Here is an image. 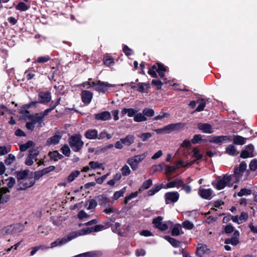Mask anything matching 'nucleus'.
I'll use <instances>...</instances> for the list:
<instances>
[{
	"label": "nucleus",
	"instance_id": "b1692460",
	"mask_svg": "<svg viewBox=\"0 0 257 257\" xmlns=\"http://www.w3.org/2000/svg\"><path fill=\"white\" fill-rule=\"evenodd\" d=\"M84 136L89 140H95L98 137V131L95 129L88 130L85 132Z\"/></svg>",
	"mask_w": 257,
	"mask_h": 257
},
{
	"label": "nucleus",
	"instance_id": "412c9836",
	"mask_svg": "<svg viewBox=\"0 0 257 257\" xmlns=\"http://www.w3.org/2000/svg\"><path fill=\"white\" fill-rule=\"evenodd\" d=\"M231 141V137L226 136H220L213 137L210 140V142L220 144L224 142H230Z\"/></svg>",
	"mask_w": 257,
	"mask_h": 257
},
{
	"label": "nucleus",
	"instance_id": "72a5a7b5",
	"mask_svg": "<svg viewBox=\"0 0 257 257\" xmlns=\"http://www.w3.org/2000/svg\"><path fill=\"white\" fill-rule=\"evenodd\" d=\"M246 138H243L240 136H234L233 137V143L238 145H242L245 143Z\"/></svg>",
	"mask_w": 257,
	"mask_h": 257
},
{
	"label": "nucleus",
	"instance_id": "c03bdc74",
	"mask_svg": "<svg viewBox=\"0 0 257 257\" xmlns=\"http://www.w3.org/2000/svg\"><path fill=\"white\" fill-rule=\"evenodd\" d=\"M134 121L137 122L145 121L147 120V117L144 116L143 113H139L136 114L134 118Z\"/></svg>",
	"mask_w": 257,
	"mask_h": 257
},
{
	"label": "nucleus",
	"instance_id": "f03ea898",
	"mask_svg": "<svg viewBox=\"0 0 257 257\" xmlns=\"http://www.w3.org/2000/svg\"><path fill=\"white\" fill-rule=\"evenodd\" d=\"M69 144L74 152H78L82 149L84 142L81 140L80 135H74L70 137Z\"/></svg>",
	"mask_w": 257,
	"mask_h": 257
},
{
	"label": "nucleus",
	"instance_id": "49530a36",
	"mask_svg": "<svg viewBox=\"0 0 257 257\" xmlns=\"http://www.w3.org/2000/svg\"><path fill=\"white\" fill-rule=\"evenodd\" d=\"M123 176H127L131 173V170L127 165H124L120 169Z\"/></svg>",
	"mask_w": 257,
	"mask_h": 257
},
{
	"label": "nucleus",
	"instance_id": "1a4fd4ad",
	"mask_svg": "<svg viewBox=\"0 0 257 257\" xmlns=\"http://www.w3.org/2000/svg\"><path fill=\"white\" fill-rule=\"evenodd\" d=\"M91 86H95V90L97 91L105 93L107 90L108 87H113L114 86L108 82L99 80L97 82H92Z\"/></svg>",
	"mask_w": 257,
	"mask_h": 257
},
{
	"label": "nucleus",
	"instance_id": "f704fd0d",
	"mask_svg": "<svg viewBox=\"0 0 257 257\" xmlns=\"http://www.w3.org/2000/svg\"><path fill=\"white\" fill-rule=\"evenodd\" d=\"M126 187H124L119 191H116L114 193L112 198L113 200H116L121 196H122L126 191Z\"/></svg>",
	"mask_w": 257,
	"mask_h": 257
},
{
	"label": "nucleus",
	"instance_id": "5701e85b",
	"mask_svg": "<svg viewBox=\"0 0 257 257\" xmlns=\"http://www.w3.org/2000/svg\"><path fill=\"white\" fill-rule=\"evenodd\" d=\"M150 88L151 86L149 83L139 82L137 84V90L141 93H148Z\"/></svg>",
	"mask_w": 257,
	"mask_h": 257
},
{
	"label": "nucleus",
	"instance_id": "7ed1b4c3",
	"mask_svg": "<svg viewBox=\"0 0 257 257\" xmlns=\"http://www.w3.org/2000/svg\"><path fill=\"white\" fill-rule=\"evenodd\" d=\"M246 164L244 162H241L238 167L235 169L234 173L229 175V177L232 183L238 182L241 178L243 173L246 170Z\"/></svg>",
	"mask_w": 257,
	"mask_h": 257
},
{
	"label": "nucleus",
	"instance_id": "f8f14e48",
	"mask_svg": "<svg viewBox=\"0 0 257 257\" xmlns=\"http://www.w3.org/2000/svg\"><path fill=\"white\" fill-rule=\"evenodd\" d=\"M163 217L158 216L155 218L152 221L155 227L160 229L161 231H165L168 229V226L166 223L162 222Z\"/></svg>",
	"mask_w": 257,
	"mask_h": 257
},
{
	"label": "nucleus",
	"instance_id": "2eb2a0df",
	"mask_svg": "<svg viewBox=\"0 0 257 257\" xmlns=\"http://www.w3.org/2000/svg\"><path fill=\"white\" fill-rule=\"evenodd\" d=\"M254 147L252 145H248L246 149L243 150L240 154V157L242 158H251L253 157Z\"/></svg>",
	"mask_w": 257,
	"mask_h": 257
},
{
	"label": "nucleus",
	"instance_id": "052dcab7",
	"mask_svg": "<svg viewBox=\"0 0 257 257\" xmlns=\"http://www.w3.org/2000/svg\"><path fill=\"white\" fill-rule=\"evenodd\" d=\"M138 137L141 139L143 141L145 142L150 138L152 137V135L150 133H145L138 135Z\"/></svg>",
	"mask_w": 257,
	"mask_h": 257
},
{
	"label": "nucleus",
	"instance_id": "4c0bfd02",
	"mask_svg": "<svg viewBox=\"0 0 257 257\" xmlns=\"http://www.w3.org/2000/svg\"><path fill=\"white\" fill-rule=\"evenodd\" d=\"M168 83H169V81L167 80V78H165L163 80V82L159 80L155 79H153L152 81V83L157 86V89H161L164 83L167 84Z\"/></svg>",
	"mask_w": 257,
	"mask_h": 257
},
{
	"label": "nucleus",
	"instance_id": "423d86ee",
	"mask_svg": "<svg viewBox=\"0 0 257 257\" xmlns=\"http://www.w3.org/2000/svg\"><path fill=\"white\" fill-rule=\"evenodd\" d=\"M135 140V137L133 135H126L124 138H121L119 141H117L114 147L117 149H122L123 146H130L133 144Z\"/></svg>",
	"mask_w": 257,
	"mask_h": 257
},
{
	"label": "nucleus",
	"instance_id": "4468645a",
	"mask_svg": "<svg viewBox=\"0 0 257 257\" xmlns=\"http://www.w3.org/2000/svg\"><path fill=\"white\" fill-rule=\"evenodd\" d=\"M213 191L211 189H199L198 194L201 197L207 200H210L213 197Z\"/></svg>",
	"mask_w": 257,
	"mask_h": 257
},
{
	"label": "nucleus",
	"instance_id": "473e14b6",
	"mask_svg": "<svg viewBox=\"0 0 257 257\" xmlns=\"http://www.w3.org/2000/svg\"><path fill=\"white\" fill-rule=\"evenodd\" d=\"M182 233V227L180 224L175 225L171 230V234L173 236H178Z\"/></svg>",
	"mask_w": 257,
	"mask_h": 257
},
{
	"label": "nucleus",
	"instance_id": "393cba45",
	"mask_svg": "<svg viewBox=\"0 0 257 257\" xmlns=\"http://www.w3.org/2000/svg\"><path fill=\"white\" fill-rule=\"evenodd\" d=\"M9 191L7 188H2L0 189V204L6 203L9 200Z\"/></svg>",
	"mask_w": 257,
	"mask_h": 257
},
{
	"label": "nucleus",
	"instance_id": "6ab92c4d",
	"mask_svg": "<svg viewBox=\"0 0 257 257\" xmlns=\"http://www.w3.org/2000/svg\"><path fill=\"white\" fill-rule=\"evenodd\" d=\"M81 97L82 102L88 104L91 101L93 97V94L88 90H82L81 93Z\"/></svg>",
	"mask_w": 257,
	"mask_h": 257
},
{
	"label": "nucleus",
	"instance_id": "4be33fe9",
	"mask_svg": "<svg viewBox=\"0 0 257 257\" xmlns=\"http://www.w3.org/2000/svg\"><path fill=\"white\" fill-rule=\"evenodd\" d=\"M183 185V181L179 178L175 179L172 181L168 182L165 188H172L176 187L179 188Z\"/></svg>",
	"mask_w": 257,
	"mask_h": 257
},
{
	"label": "nucleus",
	"instance_id": "4d7b16f0",
	"mask_svg": "<svg viewBox=\"0 0 257 257\" xmlns=\"http://www.w3.org/2000/svg\"><path fill=\"white\" fill-rule=\"evenodd\" d=\"M143 113L145 116L151 117L154 115L155 111L152 108H145L143 110Z\"/></svg>",
	"mask_w": 257,
	"mask_h": 257
},
{
	"label": "nucleus",
	"instance_id": "9b49d317",
	"mask_svg": "<svg viewBox=\"0 0 257 257\" xmlns=\"http://www.w3.org/2000/svg\"><path fill=\"white\" fill-rule=\"evenodd\" d=\"M179 194L176 191L169 192L165 193L164 198L166 204L174 203L176 202L179 198Z\"/></svg>",
	"mask_w": 257,
	"mask_h": 257
},
{
	"label": "nucleus",
	"instance_id": "a878e982",
	"mask_svg": "<svg viewBox=\"0 0 257 257\" xmlns=\"http://www.w3.org/2000/svg\"><path fill=\"white\" fill-rule=\"evenodd\" d=\"M29 118L35 124L37 123H39V124H41L44 121V119L42 117V116L40 115V113H37L34 115H30L29 116Z\"/></svg>",
	"mask_w": 257,
	"mask_h": 257
},
{
	"label": "nucleus",
	"instance_id": "5fc2aeb1",
	"mask_svg": "<svg viewBox=\"0 0 257 257\" xmlns=\"http://www.w3.org/2000/svg\"><path fill=\"white\" fill-rule=\"evenodd\" d=\"M251 194V190L249 189L242 188L237 193V196L242 197L244 195H248Z\"/></svg>",
	"mask_w": 257,
	"mask_h": 257
},
{
	"label": "nucleus",
	"instance_id": "7c9ffc66",
	"mask_svg": "<svg viewBox=\"0 0 257 257\" xmlns=\"http://www.w3.org/2000/svg\"><path fill=\"white\" fill-rule=\"evenodd\" d=\"M163 188V184L155 185L153 188L149 190L147 192L148 196H151L155 195L156 193L159 192L162 188Z\"/></svg>",
	"mask_w": 257,
	"mask_h": 257
},
{
	"label": "nucleus",
	"instance_id": "39448f33",
	"mask_svg": "<svg viewBox=\"0 0 257 257\" xmlns=\"http://www.w3.org/2000/svg\"><path fill=\"white\" fill-rule=\"evenodd\" d=\"M146 156L147 154L145 153L141 155H135L128 158L126 162L133 171H136L138 168L139 164L143 161Z\"/></svg>",
	"mask_w": 257,
	"mask_h": 257
},
{
	"label": "nucleus",
	"instance_id": "13d9d810",
	"mask_svg": "<svg viewBox=\"0 0 257 257\" xmlns=\"http://www.w3.org/2000/svg\"><path fill=\"white\" fill-rule=\"evenodd\" d=\"M50 60V57L48 55L39 57L36 61L39 63L47 62Z\"/></svg>",
	"mask_w": 257,
	"mask_h": 257
},
{
	"label": "nucleus",
	"instance_id": "79ce46f5",
	"mask_svg": "<svg viewBox=\"0 0 257 257\" xmlns=\"http://www.w3.org/2000/svg\"><path fill=\"white\" fill-rule=\"evenodd\" d=\"M34 145L32 141H29L25 144L20 145V150L21 152H25Z\"/></svg>",
	"mask_w": 257,
	"mask_h": 257
},
{
	"label": "nucleus",
	"instance_id": "f257e3e1",
	"mask_svg": "<svg viewBox=\"0 0 257 257\" xmlns=\"http://www.w3.org/2000/svg\"><path fill=\"white\" fill-rule=\"evenodd\" d=\"M17 189L26 190L32 187L35 184V179L29 170H24L17 173Z\"/></svg>",
	"mask_w": 257,
	"mask_h": 257
},
{
	"label": "nucleus",
	"instance_id": "774afa93",
	"mask_svg": "<svg viewBox=\"0 0 257 257\" xmlns=\"http://www.w3.org/2000/svg\"><path fill=\"white\" fill-rule=\"evenodd\" d=\"M250 170L254 171L257 168V161L255 159L252 160L249 165Z\"/></svg>",
	"mask_w": 257,
	"mask_h": 257
},
{
	"label": "nucleus",
	"instance_id": "9d476101",
	"mask_svg": "<svg viewBox=\"0 0 257 257\" xmlns=\"http://www.w3.org/2000/svg\"><path fill=\"white\" fill-rule=\"evenodd\" d=\"M72 239L73 237H72L71 234L69 233L66 236H64L62 238H59L55 241L52 242L51 243L50 246L48 247L54 248L58 246H60L65 244L66 243L72 240Z\"/></svg>",
	"mask_w": 257,
	"mask_h": 257
},
{
	"label": "nucleus",
	"instance_id": "3c124183",
	"mask_svg": "<svg viewBox=\"0 0 257 257\" xmlns=\"http://www.w3.org/2000/svg\"><path fill=\"white\" fill-rule=\"evenodd\" d=\"M172 131H176L183 128L185 126V124L182 122L171 124Z\"/></svg>",
	"mask_w": 257,
	"mask_h": 257
},
{
	"label": "nucleus",
	"instance_id": "603ef678",
	"mask_svg": "<svg viewBox=\"0 0 257 257\" xmlns=\"http://www.w3.org/2000/svg\"><path fill=\"white\" fill-rule=\"evenodd\" d=\"M16 9L17 10L20 11H26L28 10L29 8V7L27 6L23 2H20L17 6L16 7Z\"/></svg>",
	"mask_w": 257,
	"mask_h": 257
},
{
	"label": "nucleus",
	"instance_id": "864d4df0",
	"mask_svg": "<svg viewBox=\"0 0 257 257\" xmlns=\"http://www.w3.org/2000/svg\"><path fill=\"white\" fill-rule=\"evenodd\" d=\"M5 182H4V184H6L7 186L9 188H12L14 186L16 183L15 179L12 177H9L8 179L5 180Z\"/></svg>",
	"mask_w": 257,
	"mask_h": 257
},
{
	"label": "nucleus",
	"instance_id": "bf43d9fd",
	"mask_svg": "<svg viewBox=\"0 0 257 257\" xmlns=\"http://www.w3.org/2000/svg\"><path fill=\"white\" fill-rule=\"evenodd\" d=\"M62 153L66 157H69L70 155V149L67 145H64L61 148Z\"/></svg>",
	"mask_w": 257,
	"mask_h": 257
},
{
	"label": "nucleus",
	"instance_id": "e433bc0d",
	"mask_svg": "<svg viewBox=\"0 0 257 257\" xmlns=\"http://www.w3.org/2000/svg\"><path fill=\"white\" fill-rule=\"evenodd\" d=\"M153 184L152 180L149 179L143 182V184L140 188L139 191L141 192L143 190H146L150 188Z\"/></svg>",
	"mask_w": 257,
	"mask_h": 257
},
{
	"label": "nucleus",
	"instance_id": "a18cd8bd",
	"mask_svg": "<svg viewBox=\"0 0 257 257\" xmlns=\"http://www.w3.org/2000/svg\"><path fill=\"white\" fill-rule=\"evenodd\" d=\"M197 102L199 103V104L196 108L195 111L200 112V111L203 110V109L206 105V102H205V100L203 98H201V99H198L197 100Z\"/></svg>",
	"mask_w": 257,
	"mask_h": 257
},
{
	"label": "nucleus",
	"instance_id": "cd10ccee",
	"mask_svg": "<svg viewBox=\"0 0 257 257\" xmlns=\"http://www.w3.org/2000/svg\"><path fill=\"white\" fill-rule=\"evenodd\" d=\"M61 138V136L59 134H56L52 137L49 138L46 142V145L50 146L52 144L56 145L58 144Z\"/></svg>",
	"mask_w": 257,
	"mask_h": 257
},
{
	"label": "nucleus",
	"instance_id": "de8ad7c7",
	"mask_svg": "<svg viewBox=\"0 0 257 257\" xmlns=\"http://www.w3.org/2000/svg\"><path fill=\"white\" fill-rule=\"evenodd\" d=\"M157 64L154 65L149 70L148 73L153 78H157L158 75L157 74Z\"/></svg>",
	"mask_w": 257,
	"mask_h": 257
},
{
	"label": "nucleus",
	"instance_id": "0eeeda50",
	"mask_svg": "<svg viewBox=\"0 0 257 257\" xmlns=\"http://www.w3.org/2000/svg\"><path fill=\"white\" fill-rule=\"evenodd\" d=\"M23 230V227L20 224L8 225L1 230L3 235L15 234Z\"/></svg>",
	"mask_w": 257,
	"mask_h": 257
},
{
	"label": "nucleus",
	"instance_id": "2f4dec72",
	"mask_svg": "<svg viewBox=\"0 0 257 257\" xmlns=\"http://www.w3.org/2000/svg\"><path fill=\"white\" fill-rule=\"evenodd\" d=\"M48 156L52 160H53L55 161L60 160L63 157V156L59 154L57 151L50 152L48 153Z\"/></svg>",
	"mask_w": 257,
	"mask_h": 257
},
{
	"label": "nucleus",
	"instance_id": "8fccbe9b",
	"mask_svg": "<svg viewBox=\"0 0 257 257\" xmlns=\"http://www.w3.org/2000/svg\"><path fill=\"white\" fill-rule=\"evenodd\" d=\"M224 243L226 244H231L233 245H236L239 243V240L238 238L232 237L230 238H226Z\"/></svg>",
	"mask_w": 257,
	"mask_h": 257
},
{
	"label": "nucleus",
	"instance_id": "0e129e2a",
	"mask_svg": "<svg viewBox=\"0 0 257 257\" xmlns=\"http://www.w3.org/2000/svg\"><path fill=\"white\" fill-rule=\"evenodd\" d=\"M97 202L96 200L94 199H90L88 201V206L87 207V209L90 210L94 209L97 206Z\"/></svg>",
	"mask_w": 257,
	"mask_h": 257
},
{
	"label": "nucleus",
	"instance_id": "6e6552de",
	"mask_svg": "<svg viewBox=\"0 0 257 257\" xmlns=\"http://www.w3.org/2000/svg\"><path fill=\"white\" fill-rule=\"evenodd\" d=\"M40 151L38 149H30L29 151V155L26 159L25 164L27 166H32L34 163V160L37 161V156Z\"/></svg>",
	"mask_w": 257,
	"mask_h": 257
},
{
	"label": "nucleus",
	"instance_id": "f3484780",
	"mask_svg": "<svg viewBox=\"0 0 257 257\" xmlns=\"http://www.w3.org/2000/svg\"><path fill=\"white\" fill-rule=\"evenodd\" d=\"M92 231H93L92 227H86L83 228L81 230H79L77 231L71 232L70 234L71 235L72 237H73V239L78 236L89 234Z\"/></svg>",
	"mask_w": 257,
	"mask_h": 257
},
{
	"label": "nucleus",
	"instance_id": "ddd939ff",
	"mask_svg": "<svg viewBox=\"0 0 257 257\" xmlns=\"http://www.w3.org/2000/svg\"><path fill=\"white\" fill-rule=\"evenodd\" d=\"M38 99L41 103H48L51 100V93L49 91H41L38 94Z\"/></svg>",
	"mask_w": 257,
	"mask_h": 257
},
{
	"label": "nucleus",
	"instance_id": "69168bd1",
	"mask_svg": "<svg viewBox=\"0 0 257 257\" xmlns=\"http://www.w3.org/2000/svg\"><path fill=\"white\" fill-rule=\"evenodd\" d=\"M10 148L4 146H0V156L5 155L10 152Z\"/></svg>",
	"mask_w": 257,
	"mask_h": 257
},
{
	"label": "nucleus",
	"instance_id": "6e6d98bb",
	"mask_svg": "<svg viewBox=\"0 0 257 257\" xmlns=\"http://www.w3.org/2000/svg\"><path fill=\"white\" fill-rule=\"evenodd\" d=\"M139 194L138 191H136L135 192H133L130 195L126 196L124 198V203L125 204H127L128 202L131 200L132 199L138 196Z\"/></svg>",
	"mask_w": 257,
	"mask_h": 257
},
{
	"label": "nucleus",
	"instance_id": "c756f323",
	"mask_svg": "<svg viewBox=\"0 0 257 257\" xmlns=\"http://www.w3.org/2000/svg\"><path fill=\"white\" fill-rule=\"evenodd\" d=\"M194 163H195V160H192L190 162L179 160L177 161L176 166L177 168H179L180 167H186L188 166H191Z\"/></svg>",
	"mask_w": 257,
	"mask_h": 257
},
{
	"label": "nucleus",
	"instance_id": "ea45409f",
	"mask_svg": "<svg viewBox=\"0 0 257 257\" xmlns=\"http://www.w3.org/2000/svg\"><path fill=\"white\" fill-rule=\"evenodd\" d=\"M166 71L165 67L160 63H157V72L161 78H163L164 76V72Z\"/></svg>",
	"mask_w": 257,
	"mask_h": 257
},
{
	"label": "nucleus",
	"instance_id": "680f3d73",
	"mask_svg": "<svg viewBox=\"0 0 257 257\" xmlns=\"http://www.w3.org/2000/svg\"><path fill=\"white\" fill-rule=\"evenodd\" d=\"M103 63L107 66H109L114 63V60L112 57L106 56L103 59Z\"/></svg>",
	"mask_w": 257,
	"mask_h": 257
},
{
	"label": "nucleus",
	"instance_id": "dca6fc26",
	"mask_svg": "<svg viewBox=\"0 0 257 257\" xmlns=\"http://www.w3.org/2000/svg\"><path fill=\"white\" fill-rule=\"evenodd\" d=\"M210 249L205 244L199 243L197 246L196 254L200 257L207 254L209 253Z\"/></svg>",
	"mask_w": 257,
	"mask_h": 257
},
{
	"label": "nucleus",
	"instance_id": "a211bd4d",
	"mask_svg": "<svg viewBox=\"0 0 257 257\" xmlns=\"http://www.w3.org/2000/svg\"><path fill=\"white\" fill-rule=\"evenodd\" d=\"M95 119L100 121H106L110 119L111 116L108 111H104L94 114Z\"/></svg>",
	"mask_w": 257,
	"mask_h": 257
},
{
	"label": "nucleus",
	"instance_id": "37998d69",
	"mask_svg": "<svg viewBox=\"0 0 257 257\" xmlns=\"http://www.w3.org/2000/svg\"><path fill=\"white\" fill-rule=\"evenodd\" d=\"M89 165L92 170L96 169H100L102 168L103 164L99 163L97 161H91L89 163Z\"/></svg>",
	"mask_w": 257,
	"mask_h": 257
},
{
	"label": "nucleus",
	"instance_id": "a19ab883",
	"mask_svg": "<svg viewBox=\"0 0 257 257\" xmlns=\"http://www.w3.org/2000/svg\"><path fill=\"white\" fill-rule=\"evenodd\" d=\"M164 238L174 247H178L180 245V242L174 238L171 237L169 236H165Z\"/></svg>",
	"mask_w": 257,
	"mask_h": 257
},
{
	"label": "nucleus",
	"instance_id": "aec40b11",
	"mask_svg": "<svg viewBox=\"0 0 257 257\" xmlns=\"http://www.w3.org/2000/svg\"><path fill=\"white\" fill-rule=\"evenodd\" d=\"M197 127L203 133L212 134L213 133L212 125L207 123H199L197 124Z\"/></svg>",
	"mask_w": 257,
	"mask_h": 257
},
{
	"label": "nucleus",
	"instance_id": "c85d7f7f",
	"mask_svg": "<svg viewBox=\"0 0 257 257\" xmlns=\"http://www.w3.org/2000/svg\"><path fill=\"white\" fill-rule=\"evenodd\" d=\"M192 152V157L195 158L194 160H195V163L196 161H200L203 158V155L200 153V150L197 148H193Z\"/></svg>",
	"mask_w": 257,
	"mask_h": 257
},
{
	"label": "nucleus",
	"instance_id": "c9c22d12",
	"mask_svg": "<svg viewBox=\"0 0 257 257\" xmlns=\"http://www.w3.org/2000/svg\"><path fill=\"white\" fill-rule=\"evenodd\" d=\"M121 226L120 223L118 222H115L112 226H111V229L112 231L118 234L119 236L122 235V232L120 229V227Z\"/></svg>",
	"mask_w": 257,
	"mask_h": 257
},
{
	"label": "nucleus",
	"instance_id": "09e8293b",
	"mask_svg": "<svg viewBox=\"0 0 257 257\" xmlns=\"http://www.w3.org/2000/svg\"><path fill=\"white\" fill-rule=\"evenodd\" d=\"M226 152L230 155L235 156L237 154L235 148L233 145H229L226 149Z\"/></svg>",
	"mask_w": 257,
	"mask_h": 257
},
{
	"label": "nucleus",
	"instance_id": "e2e57ef3",
	"mask_svg": "<svg viewBox=\"0 0 257 257\" xmlns=\"http://www.w3.org/2000/svg\"><path fill=\"white\" fill-rule=\"evenodd\" d=\"M182 226L187 229H192L194 227V224L191 222L186 220L182 223Z\"/></svg>",
	"mask_w": 257,
	"mask_h": 257
},
{
	"label": "nucleus",
	"instance_id": "338daca9",
	"mask_svg": "<svg viewBox=\"0 0 257 257\" xmlns=\"http://www.w3.org/2000/svg\"><path fill=\"white\" fill-rule=\"evenodd\" d=\"M35 75V74L32 71L27 70L25 72L24 77L27 80H29L33 78Z\"/></svg>",
	"mask_w": 257,
	"mask_h": 257
},
{
	"label": "nucleus",
	"instance_id": "20e7f679",
	"mask_svg": "<svg viewBox=\"0 0 257 257\" xmlns=\"http://www.w3.org/2000/svg\"><path fill=\"white\" fill-rule=\"evenodd\" d=\"M232 184L229 176L227 175H224L222 178L219 177L218 179L212 182L214 187L218 190L223 189L227 185L230 186Z\"/></svg>",
	"mask_w": 257,
	"mask_h": 257
},
{
	"label": "nucleus",
	"instance_id": "bb28decb",
	"mask_svg": "<svg viewBox=\"0 0 257 257\" xmlns=\"http://www.w3.org/2000/svg\"><path fill=\"white\" fill-rule=\"evenodd\" d=\"M96 198L98 201L99 204L101 206H106L109 201V199L106 194L98 195L96 197Z\"/></svg>",
	"mask_w": 257,
	"mask_h": 257
},
{
	"label": "nucleus",
	"instance_id": "58836bf2",
	"mask_svg": "<svg viewBox=\"0 0 257 257\" xmlns=\"http://www.w3.org/2000/svg\"><path fill=\"white\" fill-rule=\"evenodd\" d=\"M80 172L79 171H75L70 173L67 177V181L71 183L78 176L80 175Z\"/></svg>",
	"mask_w": 257,
	"mask_h": 257
}]
</instances>
